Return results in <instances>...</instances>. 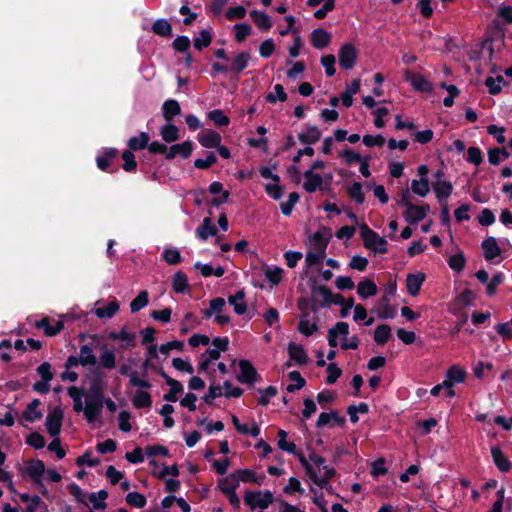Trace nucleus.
I'll list each match as a JSON object with an SVG mask.
<instances>
[{
    "label": "nucleus",
    "mask_w": 512,
    "mask_h": 512,
    "mask_svg": "<svg viewBox=\"0 0 512 512\" xmlns=\"http://www.w3.org/2000/svg\"><path fill=\"white\" fill-rule=\"evenodd\" d=\"M104 401H86L84 416L88 423L96 422L101 414Z\"/></svg>",
    "instance_id": "nucleus-22"
},
{
    "label": "nucleus",
    "mask_w": 512,
    "mask_h": 512,
    "mask_svg": "<svg viewBox=\"0 0 512 512\" xmlns=\"http://www.w3.org/2000/svg\"><path fill=\"white\" fill-rule=\"evenodd\" d=\"M403 77L417 92L431 93L433 91L432 83L421 74L411 72L407 69L404 71Z\"/></svg>",
    "instance_id": "nucleus-8"
},
{
    "label": "nucleus",
    "mask_w": 512,
    "mask_h": 512,
    "mask_svg": "<svg viewBox=\"0 0 512 512\" xmlns=\"http://www.w3.org/2000/svg\"><path fill=\"white\" fill-rule=\"evenodd\" d=\"M235 41L238 43L243 42L252 31V27L247 23H237L234 25Z\"/></svg>",
    "instance_id": "nucleus-59"
},
{
    "label": "nucleus",
    "mask_w": 512,
    "mask_h": 512,
    "mask_svg": "<svg viewBox=\"0 0 512 512\" xmlns=\"http://www.w3.org/2000/svg\"><path fill=\"white\" fill-rule=\"evenodd\" d=\"M349 334V324L344 321L337 322L328 330L327 340L331 348L338 346V337H346Z\"/></svg>",
    "instance_id": "nucleus-15"
},
{
    "label": "nucleus",
    "mask_w": 512,
    "mask_h": 512,
    "mask_svg": "<svg viewBox=\"0 0 512 512\" xmlns=\"http://www.w3.org/2000/svg\"><path fill=\"white\" fill-rule=\"evenodd\" d=\"M411 190L414 194L425 197L429 193L428 179L413 180L411 183Z\"/></svg>",
    "instance_id": "nucleus-57"
},
{
    "label": "nucleus",
    "mask_w": 512,
    "mask_h": 512,
    "mask_svg": "<svg viewBox=\"0 0 512 512\" xmlns=\"http://www.w3.org/2000/svg\"><path fill=\"white\" fill-rule=\"evenodd\" d=\"M163 260L169 265H176L182 261V256L176 248H166L162 253Z\"/></svg>",
    "instance_id": "nucleus-58"
},
{
    "label": "nucleus",
    "mask_w": 512,
    "mask_h": 512,
    "mask_svg": "<svg viewBox=\"0 0 512 512\" xmlns=\"http://www.w3.org/2000/svg\"><path fill=\"white\" fill-rule=\"evenodd\" d=\"M310 41L314 48L324 49L331 42V34L323 28H316L311 32Z\"/></svg>",
    "instance_id": "nucleus-18"
},
{
    "label": "nucleus",
    "mask_w": 512,
    "mask_h": 512,
    "mask_svg": "<svg viewBox=\"0 0 512 512\" xmlns=\"http://www.w3.org/2000/svg\"><path fill=\"white\" fill-rule=\"evenodd\" d=\"M160 135L165 142L172 143L179 139V129L176 125L168 122L161 127Z\"/></svg>",
    "instance_id": "nucleus-39"
},
{
    "label": "nucleus",
    "mask_w": 512,
    "mask_h": 512,
    "mask_svg": "<svg viewBox=\"0 0 512 512\" xmlns=\"http://www.w3.org/2000/svg\"><path fill=\"white\" fill-rule=\"evenodd\" d=\"M152 32L155 35L170 38L172 36V25L166 19H157L152 24Z\"/></svg>",
    "instance_id": "nucleus-35"
},
{
    "label": "nucleus",
    "mask_w": 512,
    "mask_h": 512,
    "mask_svg": "<svg viewBox=\"0 0 512 512\" xmlns=\"http://www.w3.org/2000/svg\"><path fill=\"white\" fill-rule=\"evenodd\" d=\"M207 118L217 127H226L230 124V118L221 109L211 110Z\"/></svg>",
    "instance_id": "nucleus-44"
},
{
    "label": "nucleus",
    "mask_w": 512,
    "mask_h": 512,
    "mask_svg": "<svg viewBox=\"0 0 512 512\" xmlns=\"http://www.w3.org/2000/svg\"><path fill=\"white\" fill-rule=\"evenodd\" d=\"M157 373L165 380V383L170 387L169 391L163 395V399L167 402H176L178 400L177 395L182 393L184 390L182 383L170 377L163 370V368H158Z\"/></svg>",
    "instance_id": "nucleus-9"
},
{
    "label": "nucleus",
    "mask_w": 512,
    "mask_h": 512,
    "mask_svg": "<svg viewBox=\"0 0 512 512\" xmlns=\"http://www.w3.org/2000/svg\"><path fill=\"white\" fill-rule=\"evenodd\" d=\"M474 300L475 294L470 289H465L455 299L456 304L462 305L463 307L472 306Z\"/></svg>",
    "instance_id": "nucleus-64"
},
{
    "label": "nucleus",
    "mask_w": 512,
    "mask_h": 512,
    "mask_svg": "<svg viewBox=\"0 0 512 512\" xmlns=\"http://www.w3.org/2000/svg\"><path fill=\"white\" fill-rule=\"evenodd\" d=\"M466 375V371L458 365L451 366L446 373V377L457 384L464 382Z\"/></svg>",
    "instance_id": "nucleus-56"
},
{
    "label": "nucleus",
    "mask_w": 512,
    "mask_h": 512,
    "mask_svg": "<svg viewBox=\"0 0 512 512\" xmlns=\"http://www.w3.org/2000/svg\"><path fill=\"white\" fill-rule=\"evenodd\" d=\"M119 373L123 376H129V385L131 387H138L141 389H150L152 387V384L144 379L138 376L137 371H132L130 366L124 364L120 366Z\"/></svg>",
    "instance_id": "nucleus-13"
},
{
    "label": "nucleus",
    "mask_w": 512,
    "mask_h": 512,
    "mask_svg": "<svg viewBox=\"0 0 512 512\" xmlns=\"http://www.w3.org/2000/svg\"><path fill=\"white\" fill-rule=\"evenodd\" d=\"M100 354V364L105 369H113L116 366V355L113 349H107L106 345L102 346Z\"/></svg>",
    "instance_id": "nucleus-41"
},
{
    "label": "nucleus",
    "mask_w": 512,
    "mask_h": 512,
    "mask_svg": "<svg viewBox=\"0 0 512 512\" xmlns=\"http://www.w3.org/2000/svg\"><path fill=\"white\" fill-rule=\"evenodd\" d=\"M152 402L150 393L144 390H137L132 398V404L136 409L150 408Z\"/></svg>",
    "instance_id": "nucleus-36"
},
{
    "label": "nucleus",
    "mask_w": 512,
    "mask_h": 512,
    "mask_svg": "<svg viewBox=\"0 0 512 512\" xmlns=\"http://www.w3.org/2000/svg\"><path fill=\"white\" fill-rule=\"evenodd\" d=\"M311 294L316 299L318 296L322 298V302L318 303V308L331 305L332 290L326 285L317 284L315 279L311 283Z\"/></svg>",
    "instance_id": "nucleus-17"
},
{
    "label": "nucleus",
    "mask_w": 512,
    "mask_h": 512,
    "mask_svg": "<svg viewBox=\"0 0 512 512\" xmlns=\"http://www.w3.org/2000/svg\"><path fill=\"white\" fill-rule=\"evenodd\" d=\"M330 238L331 234L329 231H327V235H324L321 231H317L311 236L310 242L315 250L321 252L323 255H326V248Z\"/></svg>",
    "instance_id": "nucleus-30"
},
{
    "label": "nucleus",
    "mask_w": 512,
    "mask_h": 512,
    "mask_svg": "<svg viewBox=\"0 0 512 512\" xmlns=\"http://www.w3.org/2000/svg\"><path fill=\"white\" fill-rule=\"evenodd\" d=\"M125 500L128 505L136 508H143L147 503L146 497L143 494L136 491L129 492L126 495Z\"/></svg>",
    "instance_id": "nucleus-52"
},
{
    "label": "nucleus",
    "mask_w": 512,
    "mask_h": 512,
    "mask_svg": "<svg viewBox=\"0 0 512 512\" xmlns=\"http://www.w3.org/2000/svg\"><path fill=\"white\" fill-rule=\"evenodd\" d=\"M348 196L354 200L357 204H363L365 201V195L362 190V184L360 182H354L347 189Z\"/></svg>",
    "instance_id": "nucleus-49"
},
{
    "label": "nucleus",
    "mask_w": 512,
    "mask_h": 512,
    "mask_svg": "<svg viewBox=\"0 0 512 512\" xmlns=\"http://www.w3.org/2000/svg\"><path fill=\"white\" fill-rule=\"evenodd\" d=\"M297 329L301 334L309 337L318 330V325L317 323H310L308 320L301 317L300 321L298 322Z\"/></svg>",
    "instance_id": "nucleus-63"
},
{
    "label": "nucleus",
    "mask_w": 512,
    "mask_h": 512,
    "mask_svg": "<svg viewBox=\"0 0 512 512\" xmlns=\"http://www.w3.org/2000/svg\"><path fill=\"white\" fill-rule=\"evenodd\" d=\"M230 477L234 480V482H257L256 480V473L253 470L250 469H239L230 474Z\"/></svg>",
    "instance_id": "nucleus-43"
},
{
    "label": "nucleus",
    "mask_w": 512,
    "mask_h": 512,
    "mask_svg": "<svg viewBox=\"0 0 512 512\" xmlns=\"http://www.w3.org/2000/svg\"><path fill=\"white\" fill-rule=\"evenodd\" d=\"M64 412L60 406H56L50 411L46 417L45 426L47 433L51 437H56L60 434Z\"/></svg>",
    "instance_id": "nucleus-7"
},
{
    "label": "nucleus",
    "mask_w": 512,
    "mask_h": 512,
    "mask_svg": "<svg viewBox=\"0 0 512 512\" xmlns=\"http://www.w3.org/2000/svg\"><path fill=\"white\" fill-rule=\"evenodd\" d=\"M338 58L342 69L351 70L356 64L358 51L352 43L346 42L340 47Z\"/></svg>",
    "instance_id": "nucleus-5"
},
{
    "label": "nucleus",
    "mask_w": 512,
    "mask_h": 512,
    "mask_svg": "<svg viewBox=\"0 0 512 512\" xmlns=\"http://www.w3.org/2000/svg\"><path fill=\"white\" fill-rule=\"evenodd\" d=\"M119 303L117 300L109 302L104 307H99L95 309V315L100 318H112L119 311Z\"/></svg>",
    "instance_id": "nucleus-42"
},
{
    "label": "nucleus",
    "mask_w": 512,
    "mask_h": 512,
    "mask_svg": "<svg viewBox=\"0 0 512 512\" xmlns=\"http://www.w3.org/2000/svg\"><path fill=\"white\" fill-rule=\"evenodd\" d=\"M193 151V142L190 140H186L182 143L174 144L170 148L165 155L167 160H172L176 157V155H180L183 159H187Z\"/></svg>",
    "instance_id": "nucleus-14"
},
{
    "label": "nucleus",
    "mask_w": 512,
    "mask_h": 512,
    "mask_svg": "<svg viewBox=\"0 0 512 512\" xmlns=\"http://www.w3.org/2000/svg\"><path fill=\"white\" fill-rule=\"evenodd\" d=\"M172 288L176 293L184 294L189 292L190 286L188 277L184 272L178 271L174 274L172 278Z\"/></svg>",
    "instance_id": "nucleus-33"
},
{
    "label": "nucleus",
    "mask_w": 512,
    "mask_h": 512,
    "mask_svg": "<svg viewBox=\"0 0 512 512\" xmlns=\"http://www.w3.org/2000/svg\"><path fill=\"white\" fill-rule=\"evenodd\" d=\"M82 360V366L86 367L89 365H95L97 363V358L93 352V349L89 345H82L80 347V356Z\"/></svg>",
    "instance_id": "nucleus-47"
},
{
    "label": "nucleus",
    "mask_w": 512,
    "mask_h": 512,
    "mask_svg": "<svg viewBox=\"0 0 512 512\" xmlns=\"http://www.w3.org/2000/svg\"><path fill=\"white\" fill-rule=\"evenodd\" d=\"M217 228L216 226H214L212 223H211V220L210 218H205L203 220V223L202 225H200L197 229H196V236L200 239V240H207L209 236H215L217 235Z\"/></svg>",
    "instance_id": "nucleus-37"
},
{
    "label": "nucleus",
    "mask_w": 512,
    "mask_h": 512,
    "mask_svg": "<svg viewBox=\"0 0 512 512\" xmlns=\"http://www.w3.org/2000/svg\"><path fill=\"white\" fill-rule=\"evenodd\" d=\"M212 43V34L209 30L203 29L199 32V35L194 39V48L198 51H202Z\"/></svg>",
    "instance_id": "nucleus-45"
},
{
    "label": "nucleus",
    "mask_w": 512,
    "mask_h": 512,
    "mask_svg": "<svg viewBox=\"0 0 512 512\" xmlns=\"http://www.w3.org/2000/svg\"><path fill=\"white\" fill-rule=\"evenodd\" d=\"M447 263L453 271H463L466 265V258L464 256V253L460 251L459 253L450 256L447 260Z\"/></svg>",
    "instance_id": "nucleus-48"
},
{
    "label": "nucleus",
    "mask_w": 512,
    "mask_h": 512,
    "mask_svg": "<svg viewBox=\"0 0 512 512\" xmlns=\"http://www.w3.org/2000/svg\"><path fill=\"white\" fill-rule=\"evenodd\" d=\"M359 227L360 236L366 249L372 250L378 254H385L388 252V243L385 238L379 236V234L372 230L366 223H362Z\"/></svg>",
    "instance_id": "nucleus-2"
},
{
    "label": "nucleus",
    "mask_w": 512,
    "mask_h": 512,
    "mask_svg": "<svg viewBox=\"0 0 512 512\" xmlns=\"http://www.w3.org/2000/svg\"><path fill=\"white\" fill-rule=\"evenodd\" d=\"M425 281V274L418 273H409L406 277V288L408 293L411 296H417L421 290V286Z\"/></svg>",
    "instance_id": "nucleus-19"
},
{
    "label": "nucleus",
    "mask_w": 512,
    "mask_h": 512,
    "mask_svg": "<svg viewBox=\"0 0 512 512\" xmlns=\"http://www.w3.org/2000/svg\"><path fill=\"white\" fill-rule=\"evenodd\" d=\"M222 137L215 130H205L198 135L199 143L205 148H216L221 143Z\"/></svg>",
    "instance_id": "nucleus-21"
},
{
    "label": "nucleus",
    "mask_w": 512,
    "mask_h": 512,
    "mask_svg": "<svg viewBox=\"0 0 512 512\" xmlns=\"http://www.w3.org/2000/svg\"><path fill=\"white\" fill-rule=\"evenodd\" d=\"M250 59V52L242 51L231 59V64L229 66L220 62L212 63V70L217 74L230 72L231 74L236 75V78L238 79L240 73L248 67Z\"/></svg>",
    "instance_id": "nucleus-1"
},
{
    "label": "nucleus",
    "mask_w": 512,
    "mask_h": 512,
    "mask_svg": "<svg viewBox=\"0 0 512 512\" xmlns=\"http://www.w3.org/2000/svg\"><path fill=\"white\" fill-rule=\"evenodd\" d=\"M250 17L260 30L268 31L273 25L271 17L265 12L252 10L250 11Z\"/></svg>",
    "instance_id": "nucleus-29"
},
{
    "label": "nucleus",
    "mask_w": 512,
    "mask_h": 512,
    "mask_svg": "<svg viewBox=\"0 0 512 512\" xmlns=\"http://www.w3.org/2000/svg\"><path fill=\"white\" fill-rule=\"evenodd\" d=\"M321 130L314 125H307V132L298 134V140L304 145H312L317 143L321 138Z\"/></svg>",
    "instance_id": "nucleus-27"
},
{
    "label": "nucleus",
    "mask_w": 512,
    "mask_h": 512,
    "mask_svg": "<svg viewBox=\"0 0 512 512\" xmlns=\"http://www.w3.org/2000/svg\"><path fill=\"white\" fill-rule=\"evenodd\" d=\"M108 339L112 341L120 340L124 343L121 345V349L127 350L136 347V334L129 332L123 327L120 331H110L108 333Z\"/></svg>",
    "instance_id": "nucleus-12"
},
{
    "label": "nucleus",
    "mask_w": 512,
    "mask_h": 512,
    "mask_svg": "<svg viewBox=\"0 0 512 512\" xmlns=\"http://www.w3.org/2000/svg\"><path fill=\"white\" fill-rule=\"evenodd\" d=\"M40 405L41 401L39 399H33L22 412L21 418L29 422L40 420L43 416L42 411L38 410Z\"/></svg>",
    "instance_id": "nucleus-26"
},
{
    "label": "nucleus",
    "mask_w": 512,
    "mask_h": 512,
    "mask_svg": "<svg viewBox=\"0 0 512 512\" xmlns=\"http://www.w3.org/2000/svg\"><path fill=\"white\" fill-rule=\"evenodd\" d=\"M377 292V285L370 279H364L357 285V294L363 299L375 296Z\"/></svg>",
    "instance_id": "nucleus-34"
},
{
    "label": "nucleus",
    "mask_w": 512,
    "mask_h": 512,
    "mask_svg": "<svg viewBox=\"0 0 512 512\" xmlns=\"http://www.w3.org/2000/svg\"><path fill=\"white\" fill-rule=\"evenodd\" d=\"M104 383L103 375L99 370L94 371L88 390L86 391V401H104Z\"/></svg>",
    "instance_id": "nucleus-6"
},
{
    "label": "nucleus",
    "mask_w": 512,
    "mask_h": 512,
    "mask_svg": "<svg viewBox=\"0 0 512 512\" xmlns=\"http://www.w3.org/2000/svg\"><path fill=\"white\" fill-rule=\"evenodd\" d=\"M237 363L240 370V373L236 375L238 382L251 386L262 380L261 375L250 360L241 359Z\"/></svg>",
    "instance_id": "nucleus-4"
},
{
    "label": "nucleus",
    "mask_w": 512,
    "mask_h": 512,
    "mask_svg": "<svg viewBox=\"0 0 512 512\" xmlns=\"http://www.w3.org/2000/svg\"><path fill=\"white\" fill-rule=\"evenodd\" d=\"M181 114V107L177 100L168 99L162 105V115L167 122H171L175 116Z\"/></svg>",
    "instance_id": "nucleus-28"
},
{
    "label": "nucleus",
    "mask_w": 512,
    "mask_h": 512,
    "mask_svg": "<svg viewBox=\"0 0 512 512\" xmlns=\"http://www.w3.org/2000/svg\"><path fill=\"white\" fill-rule=\"evenodd\" d=\"M288 434L285 430H282L280 429L278 431V447L279 449H281L282 451H286L288 453H291V454H296V445L293 443V442H287L286 441V438H287Z\"/></svg>",
    "instance_id": "nucleus-51"
},
{
    "label": "nucleus",
    "mask_w": 512,
    "mask_h": 512,
    "mask_svg": "<svg viewBox=\"0 0 512 512\" xmlns=\"http://www.w3.org/2000/svg\"><path fill=\"white\" fill-rule=\"evenodd\" d=\"M491 456L493 458V462L496 467L501 472H509L512 468V463L510 460L503 454L501 448L499 446L491 447Z\"/></svg>",
    "instance_id": "nucleus-24"
},
{
    "label": "nucleus",
    "mask_w": 512,
    "mask_h": 512,
    "mask_svg": "<svg viewBox=\"0 0 512 512\" xmlns=\"http://www.w3.org/2000/svg\"><path fill=\"white\" fill-rule=\"evenodd\" d=\"M391 336V327L387 324L378 325L374 330V341L377 345H385Z\"/></svg>",
    "instance_id": "nucleus-40"
},
{
    "label": "nucleus",
    "mask_w": 512,
    "mask_h": 512,
    "mask_svg": "<svg viewBox=\"0 0 512 512\" xmlns=\"http://www.w3.org/2000/svg\"><path fill=\"white\" fill-rule=\"evenodd\" d=\"M26 444L34 449H42L45 446V438L39 432H31L26 437Z\"/></svg>",
    "instance_id": "nucleus-62"
},
{
    "label": "nucleus",
    "mask_w": 512,
    "mask_h": 512,
    "mask_svg": "<svg viewBox=\"0 0 512 512\" xmlns=\"http://www.w3.org/2000/svg\"><path fill=\"white\" fill-rule=\"evenodd\" d=\"M481 247L483 249L484 258L487 261H492L494 258L500 256L501 249L497 244L495 237L489 236L483 240Z\"/></svg>",
    "instance_id": "nucleus-20"
},
{
    "label": "nucleus",
    "mask_w": 512,
    "mask_h": 512,
    "mask_svg": "<svg viewBox=\"0 0 512 512\" xmlns=\"http://www.w3.org/2000/svg\"><path fill=\"white\" fill-rule=\"evenodd\" d=\"M149 140V134L146 132H141L139 136L131 137L127 142V146L131 151H139L147 148Z\"/></svg>",
    "instance_id": "nucleus-38"
},
{
    "label": "nucleus",
    "mask_w": 512,
    "mask_h": 512,
    "mask_svg": "<svg viewBox=\"0 0 512 512\" xmlns=\"http://www.w3.org/2000/svg\"><path fill=\"white\" fill-rule=\"evenodd\" d=\"M264 274L266 279L271 283V285L276 286L282 280L283 269L280 267L271 268L269 266H266Z\"/></svg>",
    "instance_id": "nucleus-53"
},
{
    "label": "nucleus",
    "mask_w": 512,
    "mask_h": 512,
    "mask_svg": "<svg viewBox=\"0 0 512 512\" xmlns=\"http://www.w3.org/2000/svg\"><path fill=\"white\" fill-rule=\"evenodd\" d=\"M303 175L306 179L303 184V188L306 192L314 193L317 189L321 188L323 177L320 174L306 170Z\"/></svg>",
    "instance_id": "nucleus-25"
},
{
    "label": "nucleus",
    "mask_w": 512,
    "mask_h": 512,
    "mask_svg": "<svg viewBox=\"0 0 512 512\" xmlns=\"http://www.w3.org/2000/svg\"><path fill=\"white\" fill-rule=\"evenodd\" d=\"M46 471L45 464L42 460L33 459L25 467L23 473L27 475L32 482H39Z\"/></svg>",
    "instance_id": "nucleus-16"
},
{
    "label": "nucleus",
    "mask_w": 512,
    "mask_h": 512,
    "mask_svg": "<svg viewBox=\"0 0 512 512\" xmlns=\"http://www.w3.org/2000/svg\"><path fill=\"white\" fill-rule=\"evenodd\" d=\"M118 150L116 148H106L101 155L96 157V165L103 172L116 173L118 168L109 169L112 162L117 159Z\"/></svg>",
    "instance_id": "nucleus-10"
},
{
    "label": "nucleus",
    "mask_w": 512,
    "mask_h": 512,
    "mask_svg": "<svg viewBox=\"0 0 512 512\" xmlns=\"http://www.w3.org/2000/svg\"><path fill=\"white\" fill-rule=\"evenodd\" d=\"M288 354L291 360L295 361L296 364L302 366L306 365L309 361L308 355L304 350L303 346L290 342L288 344Z\"/></svg>",
    "instance_id": "nucleus-23"
},
{
    "label": "nucleus",
    "mask_w": 512,
    "mask_h": 512,
    "mask_svg": "<svg viewBox=\"0 0 512 512\" xmlns=\"http://www.w3.org/2000/svg\"><path fill=\"white\" fill-rule=\"evenodd\" d=\"M149 302V294L147 290H142L139 294L131 301L130 310L132 313H136L147 306Z\"/></svg>",
    "instance_id": "nucleus-46"
},
{
    "label": "nucleus",
    "mask_w": 512,
    "mask_h": 512,
    "mask_svg": "<svg viewBox=\"0 0 512 512\" xmlns=\"http://www.w3.org/2000/svg\"><path fill=\"white\" fill-rule=\"evenodd\" d=\"M297 307L302 312L301 317L307 318L308 310L316 312L318 310V299L311 297H300L297 301Z\"/></svg>",
    "instance_id": "nucleus-32"
},
{
    "label": "nucleus",
    "mask_w": 512,
    "mask_h": 512,
    "mask_svg": "<svg viewBox=\"0 0 512 512\" xmlns=\"http://www.w3.org/2000/svg\"><path fill=\"white\" fill-rule=\"evenodd\" d=\"M433 190L436 194V198L442 204L452 194L453 185L449 181L434 182Z\"/></svg>",
    "instance_id": "nucleus-31"
},
{
    "label": "nucleus",
    "mask_w": 512,
    "mask_h": 512,
    "mask_svg": "<svg viewBox=\"0 0 512 512\" xmlns=\"http://www.w3.org/2000/svg\"><path fill=\"white\" fill-rule=\"evenodd\" d=\"M24 512H48V505L39 496L34 495Z\"/></svg>",
    "instance_id": "nucleus-60"
},
{
    "label": "nucleus",
    "mask_w": 512,
    "mask_h": 512,
    "mask_svg": "<svg viewBox=\"0 0 512 512\" xmlns=\"http://www.w3.org/2000/svg\"><path fill=\"white\" fill-rule=\"evenodd\" d=\"M321 64L325 68V73L328 77H332L336 73L335 63L336 58L333 54L323 55L321 57Z\"/></svg>",
    "instance_id": "nucleus-61"
},
{
    "label": "nucleus",
    "mask_w": 512,
    "mask_h": 512,
    "mask_svg": "<svg viewBox=\"0 0 512 512\" xmlns=\"http://www.w3.org/2000/svg\"><path fill=\"white\" fill-rule=\"evenodd\" d=\"M299 194L297 192H291L288 196V200L280 203V209L284 216H290L295 204L299 201Z\"/></svg>",
    "instance_id": "nucleus-54"
},
{
    "label": "nucleus",
    "mask_w": 512,
    "mask_h": 512,
    "mask_svg": "<svg viewBox=\"0 0 512 512\" xmlns=\"http://www.w3.org/2000/svg\"><path fill=\"white\" fill-rule=\"evenodd\" d=\"M430 211V206L428 204H423L421 206H417L414 204H409L408 209L404 212L403 216L406 222L409 224H417L422 221L427 213Z\"/></svg>",
    "instance_id": "nucleus-11"
},
{
    "label": "nucleus",
    "mask_w": 512,
    "mask_h": 512,
    "mask_svg": "<svg viewBox=\"0 0 512 512\" xmlns=\"http://www.w3.org/2000/svg\"><path fill=\"white\" fill-rule=\"evenodd\" d=\"M124 163L122 165V168L126 172H134L137 167V162L135 160V155L133 154V151L127 149L122 152L121 155Z\"/></svg>",
    "instance_id": "nucleus-55"
},
{
    "label": "nucleus",
    "mask_w": 512,
    "mask_h": 512,
    "mask_svg": "<svg viewBox=\"0 0 512 512\" xmlns=\"http://www.w3.org/2000/svg\"><path fill=\"white\" fill-rule=\"evenodd\" d=\"M237 487H238V483L234 482L230 485V488L223 489V494L227 496L230 505L235 510H239L241 508L240 499L236 493Z\"/></svg>",
    "instance_id": "nucleus-50"
},
{
    "label": "nucleus",
    "mask_w": 512,
    "mask_h": 512,
    "mask_svg": "<svg viewBox=\"0 0 512 512\" xmlns=\"http://www.w3.org/2000/svg\"><path fill=\"white\" fill-rule=\"evenodd\" d=\"M244 503L251 510L260 508L267 509L274 501V495L270 490L246 491L244 493Z\"/></svg>",
    "instance_id": "nucleus-3"
}]
</instances>
